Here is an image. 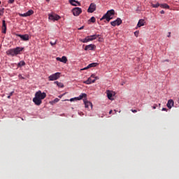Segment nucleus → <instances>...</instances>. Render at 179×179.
Masks as SVG:
<instances>
[{
	"label": "nucleus",
	"instance_id": "nucleus-26",
	"mask_svg": "<svg viewBox=\"0 0 179 179\" xmlns=\"http://www.w3.org/2000/svg\"><path fill=\"white\" fill-rule=\"evenodd\" d=\"M25 66V62L22 61L18 63V68Z\"/></svg>",
	"mask_w": 179,
	"mask_h": 179
},
{
	"label": "nucleus",
	"instance_id": "nucleus-3",
	"mask_svg": "<svg viewBox=\"0 0 179 179\" xmlns=\"http://www.w3.org/2000/svg\"><path fill=\"white\" fill-rule=\"evenodd\" d=\"M115 15V10L113 9L108 10L103 17H101V20H106V22H109L110 20H113V16Z\"/></svg>",
	"mask_w": 179,
	"mask_h": 179
},
{
	"label": "nucleus",
	"instance_id": "nucleus-11",
	"mask_svg": "<svg viewBox=\"0 0 179 179\" xmlns=\"http://www.w3.org/2000/svg\"><path fill=\"white\" fill-rule=\"evenodd\" d=\"M98 64L97 63H91L88 64L87 66L85 67L84 69H81L80 71H85L87 69H91V68H94L97 66Z\"/></svg>",
	"mask_w": 179,
	"mask_h": 179
},
{
	"label": "nucleus",
	"instance_id": "nucleus-31",
	"mask_svg": "<svg viewBox=\"0 0 179 179\" xmlns=\"http://www.w3.org/2000/svg\"><path fill=\"white\" fill-rule=\"evenodd\" d=\"M134 35L135 36L138 37V36H139V31H135Z\"/></svg>",
	"mask_w": 179,
	"mask_h": 179
},
{
	"label": "nucleus",
	"instance_id": "nucleus-24",
	"mask_svg": "<svg viewBox=\"0 0 179 179\" xmlns=\"http://www.w3.org/2000/svg\"><path fill=\"white\" fill-rule=\"evenodd\" d=\"M59 101H60V99L56 98L53 101H50V103L52 105H54V104L57 103V102H59Z\"/></svg>",
	"mask_w": 179,
	"mask_h": 179
},
{
	"label": "nucleus",
	"instance_id": "nucleus-39",
	"mask_svg": "<svg viewBox=\"0 0 179 179\" xmlns=\"http://www.w3.org/2000/svg\"><path fill=\"white\" fill-rule=\"evenodd\" d=\"M162 111H167V109L166 108H162Z\"/></svg>",
	"mask_w": 179,
	"mask_h": 179
},
{
	"label": "nucleus",
	"instance_id": "nucleus-50",
	"mask_svg": "<svg viewBox=\"0 0 179 179\" xmlns=\"http://www.w3.org/2000/svg\"><path fill=\"white\" fill-rule=\"evenodd\" d=\"M178 103H179V97H178Z\"/></svg>",
	"mask_w": 179,
	"mask_h": 179
},
{
	"label": "nucleus",
	"instance_id": "nucleus-38",
	"mask_svg": "<svg viewBox=\"0 0 179 179\" xmlns=\"http://www.w3.org/2000/svg\"><path fill=\"white\" fill-rule=\"evenodd\" d=\"M164 13H165V12L163 10H162V11H160V14L164 15Z\"/></svg>",
	"mask_w": 179,
	"mask_h": 179
},
{
	"label": "nucleus",
	"instance_id": "nucleus-1",
	"mask_svg": "<svg viewBox=\"0 0 179 179\" xmlns=\"http://www.w3.org/2000/svg\"><path fill=\"white\" fill-rule=\"evenodd\" d=\"M45 98V93H42L41 91H38L35 93V97L32 99V101L35 103L36 106H40L42 103V100Z\"/></svg>",
	"mask_w": 179,
	"mask_h": 179
},
{
	"label": "nucleus",
	"instance_id": "nucleus-49",
	"mask_svg": "<svg viewBox=\"0 0 179 179\" xmlns=\"http://www.w3.org/2000/svg\"><path fill=\"white\" fill-rule=\"evenodd\" d=\"M157 106H159V107H160V103H159Z\"/></svg>",
	"mask_w": 179,
	"mask_h": 179
},
{
	"label": "nucleus",
	"instance_id": "nucleus-5",
	"mask_svg": "<svg viewBox=\"0 0 179 179\" xmlns=\"http://www.w3.org/2000/svg\"><path fill=\"white\" fill-rule=\"evenodd\" d=\"M122 24V20H121V18H117L115 20V21L110 22V24H111V26H113V27L116 26H120Z\"/></svg>",
	"mask_w": 179,
	"mask_h": 179
},
{
	"label": "nucleus",
	"instance_id": "nucleus-29",
	"mask_svg": "<svg viewBox=\"0 0 179 179\" xmlns=\"http://www.w3.org/2000/svg\"><path fill=\"white\" fill-rule=\"evenodd\" d=\"M90 22L94 23L96 22V18H94V17H92L90 19Z\"/></svg>",
	"mask_w": 179,
	"mask_h": 179
},
{
	"label": "nucleus",
	"instance_id": "nucleus-16",
	"mask_svg": "<svg viewBox=\"0 0 179 179\" xmlns=\"http://www.w3.org/2000/svg\"><path fill=\"white\" fill-rule=\"evenodd\" d=\"M84 104L85 108L89 109V107H91V108H92V103L90 102L89 101H87L86 99H84Z\"/></svg>",
	"mask_w": 179,
	"mask_h": 179
},
{
	"label": "nucleus",
	"instance_id": "nucleus-35",
	"mask_svg": "<svg viewBox=\"0 0 179 179\" xmlns=\"http://www.w3.org/2000/svg\"><path fill=\"white\" fill-rule=\"evenodd\" d=\"M10 3H13L15 2V0H8Z\"/></svg>",
	"mask_w": 179,
	"mask_h": 179
},
{
	"label": "nucleus",
	"instance_id": "nucleus-25",
	"mask_svg": "<svg viewBox=\"0 0 179 179\" xmlns=\"http://www.w3.org/2000/svg\"><path fill=\"white\" fill-rule=\"evenodd\" d=\"M143 20H138V27H141L142 26H143Z\"/></svg>",
	"mask_w": 179,
	"mask_h": 179
},
{
	"label": "nucleus",
	"instance_id": "nucleus-44",
	"mask_svg": "<svg viewBox=\"0 0 179 179\" xmlns=\"http://www.w3.org/2000/svg\"><path fill=\"white\" fill-rule=\"evenodd\" d=\"M19 78H22V79H24L23 77H22V76L19 75Z\"/></svg>",
	"mask_w": 179,
	"mask_h": 179
},
{
	"label": "nucleus",
	"instance_id": "nucleus-17",
	"mask_svg": "<svg viewBox=\"0 0 179 179\" xmlns=\"http://www.w3.org/2000/svg\"><path fill=\"white\" fill-rule=\"evenodd\" d=\"M174 102L172 99H170L167 101L166 107L169 108V109H171V108L173 106Z\"/></svg>",
	"mask_w": 179,
	"mask_h": 179
},
{
	"label": "nucleus",
	"instance_id": "nucleus-13",
	"mask_svg": "<svg viewBox=\"0 0 179 179\" xmlns=\"http://www.w3.org/2000/svg\"><path fill=\"white\" fill-rule=\"evenodd\" d=\"M69 2L73 6H80V3L79 1H76V0H69Z\"/></svg>",
	"mask_w": 179,
	"mask_h": 179
},
{
	"label": "nucleus",
	"instance_id": "nucleus-43",
	"mask_svg": "<svg viewBox=\"0 0 179 179\" xmlns=\"http://www.w3.org/2000/svg\"><path fill=\"white\" fill-rule=\"evenodd\" d=\"M7 99H11V96H10V95L7 96Z\"/></svg>",
	"mask_w": 179,
	"mask_h": 179
},
{
	"label": "nucleus",
	"instance_id": "nucleus-14",
	"mask_svg": "<svg viewBox=\"0 0 179 179\" xmlns=\"http://www.w3.org/2000/svg\"><path fill=\"white\" fill-rule=\"evenodd\" d=\"M56 61L66 64L67 62V57H66L65 56L62 57V58L56 57Z\"/></svg>",
	"mask_w": 179,
	"mask_h": 179
},
{
	"label": "nucleus",
	"instance_id": "nucleus-21",
	"mask_svg": "<svg viewBox=\"0 0 179 179\" xmlns=\"http://www.w3.org/2000/svg\"><path fill=\"white\" fill-rule=\"evenodd\" d=\"M58 87L64 88V84L62 83H59L58 81H55L54 83Z\"/></svg>",
	"mask_w": 179,
	"mask_h": 179
},
{
	"label": "nucleus",
	"instance_id": "nucleus-6",
	"mask_svg": "<svg viewBox=\"0 0 179 179\" xmlns=\"http://www.w3.org/2000/svg\"><path fill=\"white\" fill-rule=\"evenodd\" d=\"M50 81L57 80V79L60 78V73L57 72L56 73L52 74V76H49Z\"/></svg>",
	"mask_w": 179,
	"mask_h": 179
},
{
	"label": "nucleus",
	"instance_id": "nucleus-4",
	"mask_svg": "<svg viewBox=\"0 0 179 179\" xmlns=\"http://www.w3.org/2000/svg\"><path fill=\"white\" fill-rule=\"evenodd\" d=\"M98 37H99V35L88 36H87V37L85 38H81V39L80 40V41L81 43H89V42H90V41H92L93 40L97 39Z\"/></svg>",
	"mask_w": 179,
	"mask_h": 179
},
{
	"label": "nucleus",
	"instance_id": "nucleus-18",
	"mask_svg": "<svg viewBox=\"0 0 179 179\" xmlns=\"http://www.w3.org/2000/svg\"><path fill=\"white\" fill-rule=\"evenodd\" d=\"M2 29H3V34H6V22H5L4 20H3Z\"/></svg>",
	"mask_w": 179,
	"mask_h": 179
},
{
	"label": "nucleus",
	"instance_id": "nucleus-28",
	"mask_svg": "<svg viewBox=\"0 0 179 179\" xmlns=\"http://www.w3.org/2000/svg\"><path fill=\"white\" fill-rule=\"evenodd\" d=\"M26 15H31L34 14V10H29V11H27L26 13H24Z\"/></svg>",
	"mask_w": 179,
	"mask_h": 179
},
{
	"label": "nucleus",
	"instance_id": "nucleus-7",
	"mask_svg": "<svg viewBox=\"0 0 179 179\" xmlns=\"http://www.w3.org/2000/svg\"><path fill=\"white\" fill-rule=\"evenodd\" d=\"M81 8L79 7H76L72 9L73 15L79 16L81 14Z\"/></svg>",
	"mask_w": 179,
	"mask_h": 179
},
{
	"label": "nucleus",
	"instance_id": "nucleus-41",
	"mask_svg": "<svg viewBox=\"0 0 179 179\" xmlns=\"http://www.w3.org/2000/svg\"><path fill=\"white\" fill-rule=\"evenodd\" d=\"M13 93H15V92H10L8 96H11L12 95H13Z\"/></svg>",
	"mask_w": 179,
	"mask_h": 179
},
{
	"label": "nucleus",
	"instance_id": "nucleus-9",
	"mask_svg": "<svg viewBox=\"0 0 179 179\" xmlns=\"http://www.w3.org/2000/svg\"><path fill=\"white\" fill-rule=\"evenodd\" d=\"M96 10V4L94 3H91L88 7L87 12L88 13H92Z\"/></svg>",
	"mask_w": 179,
	"mask_h": 179
},
{
	"label": "nucleus",
	"instance_id": "nucleus-46",
	"mask_svg": "<svg viewBox=\"0 0 179 179\" xmlns=\"http://www.w3.org/2000/svg\"><path fill=\"white\" fill-rule=\"evenodd\" d=\"M113 111H115V113H116L117 112L116 110H113Z\"/></svg>",
	"mask_w": 179,
	"mask_h": 179
},
{
	"label": "nucleus",
	"instance_id": "nucleus-32",
	"mask_svg": "<svg viewBox=\"0 0 179 179\" xmlns=\"http://www.w3.org/2000/svg\"><path fill=\"white\" fill-rule=\"evenodd\" d=\"M157 107H158V106H157V104H155V105L152 107V108L153 110H155V109L157 108Z\"/></svg>",
	"mask_w": 179,
	"mask_h": 179
},
{
	"label": "nucleus",
	"instance_id": "nucleus-15",
	"mask_svg": "<svg viewBox=\"0 0 179 179\" xmlns=\"http://www.w3.org/2000/svg\"><path fill=\"white\" fill-rule=\"evenodd\" d=\"M96 82V79H92L91 77L88 78L86 81H84V83L86 85H91V83H94Z\"/></svg>",
	"mask_w": 179,
	"mask_h": 179
},
{
	"label": "nucleus",
	"instance_id": "nucleus-8",
	"mask_svg": "<svg viewBox=\"0 0 179 179\" xmlns=\"http://www.w3.org/2000/svg\"><path fill=\"white\" fill-rule=\"evenodd\" d=\"M61 17L57 15V14H49L48 19L52 21H57L60 20Z\"/></svg>",
	"mask_w": 179,
	"mask_h": 179
},
{
	"label": "nucleus",
	"instance_id": "nucleus-48",
	"mask_svg": "<svg viewBox=\"0 0 179 179\" xmlns=\"http://www.w3.org/2000/svg\"><path fill=\"white\" fill-rule=\"evenodd\" d=\"M167 37H170V34H169V35L167 36Z\"/></svg>",
	"mask_w": 179,
	"mask_h": 179
},
{
	"label": "nucleus",
	"instance_id": "nucleus-2",
	"mask_svg": "<svg viewBox=\"0 0 179 179\" xmlns=\"http://www.w3.org/2000/svg\"><path fill=\"white\" fill-rule=\"evenodd\" d=\"M23 51V48L17 47L15 49H10L6 51L7 56L15 57L20 52Z\"/></svg>",
	"mask_w": 179,
	"mask_h": 179
},
{
	"label": "nucleus",
	"instance_id": "nucleus-40",
	"mask_svg": "<svg viewBox=\"0 0 179 179\" xmlns=\"http://www.w3.org/2000/svg\"><path fill=\"white\" fill-rule=\"evenodd\" d=\"M55 44H57L56 42H55V43L50 42V45H55Z\"/></svg>",
	"mask_w": 179,
	"mask_h": 179
},
{
	"label": "nucleus",
	"instance_id": "nucleus-22",
	"mask_svg": "<svg viewBox=\"0 0 179 179\" xmlns=\"http://www.w3.org/2000/svg\"><path fill=\"white\" fill-rule=\"evenodd\" d=\"M160 8H165V9H169L170 8V6H169L166 3H163V4H160Z\"/></svg>",
	"mask_w": 179,
	"mask_h": 179
},
{
	"label": "nucleus",
	"instance_id": "nucleus-47",
	"mask_svg": "<svg viewBox=\"0 0 179 179\" xmlns=\"http://www.w3.org/2000/svg\"><path fill=\"white\" fill-rule=\"evenodd\" d=\"M50 0H45V1L49 2Z\"/></svg>",
	"mask_w": 179,
	"mask_h": 179
},
{
	"label": "nucleus",
	"instance_id": "nucleus-27",
	"mask_svg": "<svg viewBox=\"0 0 179 179\" xmlns=\"http://www.w3.org/2000/svg\"><path fill=\"white\" fill-rule=\"evenodd\" d=\"M19 16L22 17H29V16H31V15H29V14H26V13H24V14H19Z\"/></svg>",
	"mask_w": 179,
	"mask_h": 179
},
{
	"label": "nucleus",
	"instance_id": "nucleus-37",
	"mask_svg": "<svg viewBox=\"0 0 179 179\" xmlns=\"http://www.w3.org/2000/svg\"><path fill=\"white\" fill-rule=\"evenodd\" d=\"M64 96H65V94H61L60 96H59V98H62Z\"/></svg>",
	"mask_w": 179,
	"mask_h": 179
},
{
	"label": "nucleus",
	"instance_id": "nucleus-42",
	"mask_svg": "<svg viewBox=\"0 0 179 179\" xmlns=\"http://www.w3.org/2000/svg\"><path fill=\"white\" fill-rule=\"evenodd\" d=\"M83 29H84V26H83L80 28L78 29V30H83Z\"/></svg>",
	"mask_w": 179,
	"mask_h": 179
},
{
	"label": "nucleus",
	"instance_id": "nucleus-45",
	"mask_svg": "<svg viewBox=\"0 0 179 179\" xmlns=\"http://www.w3.org/2000/svg\"><path fill=\"white\" fill-rule=\"evenodd\" d=\"M113 113V110L109 111V114H111Z\"/></svg>",
	"mask_w": 179,
	"mask_h": 179
},
{
	"label": "nucleus",
	"instance_id": "nucleus-23",
	"mask_svg": "<svg viewBox=\"0 0 179 179\" xmlns=\"http://www.w3.org/2000/svg\"><path fill=\"white\" fill-rule=\"evenodd\" d=\"M161 4H159V3H157L155 4H153L152 3H150V6H152V8H159V6H160Z\"/></svg>",
	"mask_w": 179,
	"mask_h": 179
},
{
	"label": "nucleus",
	"instance_id": "nucleus-19",
	"mask_svg": "<svg viewBox=\"0 0 179 179\" xmlns=\"http://www.w3.org/2000/svg\"><path fill=\"white\" fill-rule=\"evenodd\" d=\"M106 95L108 96V99L111 100L113 98V92L110 90H106Z\"/></svg>",
	"mask_w": 179,
	"mask_h": 179
},
{
	"label": "nucleus",
	"instance_id": "nucleus-12",
	"mask_svg": "<svg viewBox=\"0 0 179 179\" xmlns=\"http://www.w3.org/2000/svg\"><path fill=\"white\" fill-rule=\"evenodd\" d=\"M96 48V45L90 44L85 47V51L91 50L92 51Z\"/></svg>",
	"mask_w": 179,
	"mask_h": 179
},
{
	"label": "nucleus",
	"instance_id": "nucleus-34",
	"mask_svg": "<svg viewBox=\"0 0 179 179\" xmlns=\"http://www.w3.org/2000/svg\"><path fill=\"white\" fill-rule=\"evenodd\" d=\"M73 100H74L73 99H71V100H69V101L72 102V101H73ZM64 101H69V99H66V100H64Z\"/></svg>",
	"mask_w": 179,
	"mask_h": 179
},
{
	"label": "nucleus",
	"instance_id": "nucleus-30",
	"mask_svg": "<svg viewBox=\"0 0 179 179\" xmlns=\"http://www.w3.org/2000/svg\"><path fill=\"white\" fill-rule=\"evenodd\" d=\"M90 78H91V79L94 78L93 80H97L99 79V78L96 76H94V75L91 76Z\"/></svg>",
	"mask_w": 179,
	"mask_h": 179
},
{
	"label": "nucleus",
	"instance_id": "nucleus-33",
	"mask_svg": "<svg viewBox=\"0 0 179 179\" xmlns=\"http://www.w3.org/2000/svg\"><path fill=\"white\" fill-rule=\"evenodd\" d=\"M130 111H131V113H138V110H133V109H131V110H130Z\"/></svg>",
	"mask_w": 179,
	"mask_h": 179
},
{
	"label": "nucleus",
	"instance_id": "nucleus-20",
	"mask_svg": "<svg viewBox=\"0 0 179 179\" xmlns=\"http://www.w3.org/2000/svg\"><path fill=\"white\" fill-rule=\"evenodd\" d=\"M86 96H87L86 94L85 93H83L80 95H79V96L76 97V99L81 100L83 98H86Z\"/></svg>",
	"mask_w": 179,
	"mask_h": 179
},
{
	"label": "nucleus",
	"instance_id": "nucleus-10",
	"mask_svg": "<svg viewBox=\"0 0 179 179\" xmlns=\"http://www.w3.org/2000/svg\"><path fill=\"white\" fill-rule=\"evenodd\" d=\"M15 36H18L19 38H20V39H22V41H29V35L27 34H24V35H20V34H15Z\"/></svg>",
	"mask_w": 179,
	"mask_h": 179
},
{
	"label": "nucleus",
	"instance_id": "nucleus-36",
	"mask_svg": "<svg viewBox=\"0 0 179 179\" xmlns=\"http://www.w3.org/2000/svg\"><path fill=\"white\" fill-rule=\"evenodd\" d=\"M3 10H0V16H3Z\"/></svg>",
	"mask_w": 179,
	"mask_h": 179
}]
</instances>
